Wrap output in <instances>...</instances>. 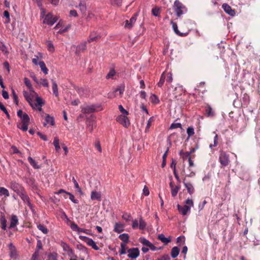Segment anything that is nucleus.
<instances>
[{"label": "nucleus", "mask_w": 260, "mask_h": 260, "mask_svg": "<svg viewBox=\"0 0 260 260\" xmlns=\"http://www.w3.org/2000/svg\"><path fill=\"white\" fill-rule=\"evenodd\" d=\"M51 82L52 83V90L53 94L57 97L58 96L57 84L53 79L51 80Z\"/></svg>", "instance_id": "c85d7f7f"}, {"label": "nucleus", "mask_w": 260, "mask_h": 260, "mask_svg": "<svg viewBox=\"0 0 260 260\" xmlns=\"http://www.w3.org/2000/svg\"><path fill=\"white\" fill-rule=\"evenodd\" d=\"M166 81L168 83H171L173 81L172 74L171 72L167 73Z\"/></svg>", "instance_id": "e2e57ef3"}, {"label": "nucleus", "mask_w": 260, "mask_h": 260, "mask_svg": "<svg viewBox=\"0 0 260 260\" xmlns=\"http://www.w3.org/2000/svg\"><path fill=\"white\" fill-rule=\"evenodd\" d=\"M86 49V42H84L79 44L76 47L75 53L76 54H79L81 52L84 51Z\"/></svg>", "instance_id": "2eb2a0df"}, {"label": "nucleus", "mask_w": 260, "mask_h": 260, "mask_svg": "<svg viewBox=\"0 0 260 260\" xmlns=\"http://www.w3.org/2000/svg\"><path fill=\"white\" fill-rule=\"evenodd\" d=\"M47 46L49 51L51 52H53L54 51V48L53 44L51 42H48L47 43Z\"/></svg>", "instance_id": "5fc2aeb1"}, {"label": "nucleus", "mask_w": 260, "mask_h": 260, "mask_svg": "<svg viewBox=\"0 0 260 260\" xmlns=\"http://www.w3.org/2000/svg\"><path fill=\"white\" fill-rule=\"evenodd\" d=\"M21 122L20 124H18V127L23 131L26 132L28 129V125L29 123V117L28 115L26 113H24L22 117L21 118Z\"/></svg>", "instance_id": "f03ea898"}, {"label": "nucleus", "mask_w": 260, "mask_h": 260, "mask_svg": "<svg viewBox=\"0 0 260 260\" xmlns=\"http://www.w3.org/2000/svg\"><path fill=\"white\" fill-rule=\"evenodd\" d=\"M127 115L122 114L116 118V121L125 127H128L130 125V122L127 117Z\"/></svg>", "instance_id": "7ed1b4c3"}, {"label": "nucleus", "mask_w": 260, "mask_h": 260, "mask_svg": "<svg viewBox=\"0 0 260 260\" xmlns=\"http://www.w3.org/2000/svg\"><path fill=\"white\" fill-rule=\"evenodd\" d=\"M185 179L183 180V183L187 189V192L190 194H192L194 192V188L192 184L190 182H185Z\"/></svg>", "instance_id": "ddd939ff"}, {"label": "nucleus", "mask_w": 260, "mask_h": 260, "mask_svg": "<svg viewBox=\"0 0 260 260\" xmlns=\"http://www.w3.org/2000/svg\"><path fill=\"white\" fill-rule=\"evenodd\" d=\"M11 149L13 154H18L20 156H22V153L17 149L15 146H12Z\"/></svg>", "instance_id": "09e8293b"}, {"label": "nucleus", "mask_w": 260, "mask_h": 260, "mask_svg": "<svg viewBox=\"0 0 260 260\" xmlns=\"http://www.w3.org/2000/svg\"><path fill=\"white\" fill-rule=\"evenodd\" d=\"M174 11L178 17H180L185 12L187 11V9L179 1L176 0L174 3Z\"/></svg>", "instance_id": "f257e3e1"}, {"label": "nucleus", "mask_w": 260, "mask_h": 260, "mask_svg": "<svg viewBox=\"0 0 260 260\" xmlns=\"http://www.w3.org/2000/svg\"><path fill=\"white\" fill-rule=\"evenodd\" d=\"M187 134L188 135L187 139H188L190 137H191L194 134L193 127L192 126L188 127V128L187 129Z\"/></svg>", "instance_id": "37998d69"}, {"label": "nucleus", "mask_w": 260, "mask_h": 260, "mask_svg": "<svg viewBox=\"0 0 260 260\" xmlns=\"http://www.w3.org/2000/svg\"><path fill=\"white\" fill-rule=\"evenodd\" d=\"M91 199L92 200L100 201L101 199V193L95 190H92L91 192Z\"/></svg>", "instance_id": "f3484780"}, {"label": "nucleus", "mask_w": 260, "mask_h": 260, "mask_svg": "<svg viewBox=\"0 0 260 260\" xmlns=\"http://www.w3.org/2000/svg\"><path fill=\"white\" fill-rule=\"evenodd\" d=\"M146 226L145 221L142 218H140L139 220V228L140 230H144Z\"/></svg>", "instance_id": "49530a36"}, {"label": "nucleus", "mask_w": 260, "mask_h": 260, "mask_svg": "<svg viewBox=\"0 0 260 260\" xmlns=\"http://www.w3.org/2000/svg\"><path fill=\"white\" fill-rule=\"evenodd\" d=\"M40 255V250H35V253L32 254L31 257V260H37L38 259Z\"/></svg>", "instance_id": "3c124183"}, {"label": "nucleus", "mask_w": 260, "mask_h": 260, "mask_svg": "<svg viewBox=\"0 0 260 260\" xmlns=\"http://www.w3.org/2000/svg\"><path fill=\"white\" fill-rule=\"evenodd\" d=\"M17 194L21 198L23 202L26 203L29 206L31 205L29 198L24 189Z\"/></svg>", "instance_id": "1a4fd4ad"}, {"label": "nucleus", "mask_w": 260, "mask_h": 260, "mask_svg": "<svg viewBox=\"0 0 260 260\" xmlns=\"http://www.w3.org/2000/svg\"><path fill=\"white\" fill-rule=\"evenodd\" d=\"M177 128H182V125L180 123H173L171 124L170 129H175Z\"/></svg>", "instance_id": "603ef678"}, {"label": "nucleus", "mask_w": 260, "mask_h": 260, "mask_svg": "<svg viewBox=\"0 0 260 260\" xmlns=\"http://www.w3.org/2000/svg\"><path fill=\"white\" fill-rule=\"evenodd\" d=\"M67 253L70 258L77 257V256L75 254L74 251L72 249H71Z\"/></svg>", "instance_id": "69168bd1"}, {"label": "nucleus", "mask_w": 260, "mask_h": 260, "mask_svg": "<svg viewBox=\"0 0 260 260\" xmlns=\"http://www.w3.org/2000/svg\"><path fill=\"white\" fill-rule=\"evenodd\" d=\"M4 16L6 18L5 23H9L10 22V17L9 12L8 11H5L4 12Z\"/></svg>", "instance_id": "864d4df0"}, {"label": "nucleus", "mask_w": 260, "mask_h": 260, "mask_svg": "<svg viewBox=\"0 0 260 260\" xmlns=\"http://www.w3.org/2000/svg\"><path fill=\"white\" fill-rule=\"evenodd\" d=\"M40 84L45 87H48L49 86L48 80L46 79H42L41 80Z\"/></svg>", "instance_id": "680f3d73"}, {"label": "nucleus", "mask_w": 260, "mask_h": 260, "mask_svg": "<svg viewBox=\"0 0 260 260\" xmlns=\"http://www.w3.org/2000/svg\"><path fill=\"white\" fill-rule=\"evenodd\" d=\"M139 241L141 243H142L144 245H145L147 247H149L150 245L151 244V243L145 238H140L139 239Z\"/></svg>", "instance_id": "f704fd0d"}, {"label": "nucleus", "mask_w": 260, "mask_h": 260, "mask_svg": "<svg viewBox=\"0 0 260 260\" xmlns=\"http://www.w3.org/2000/svg\"><path fill=\"white\" fill-rule=\"evenodd\" d=\"M179 154L180 155H181L183 160H185L186 159H188V160L189 158H191L190 155L189 154V153H188V151L185 152H183L181 151L180 152Z\"/></svg>", "instance_id": "c03bdc74"}, {"label": "nucleus", "mask_w": 260, "mask_h": 260, "mask_svg": "<svg viewBox=\"0 0 260 260\" xmlns=\"http://www.w3.org/2000/svg\"><path fill=\"white\" fill-rule=\"evenodd\" d=\"M9 255L11 258H13L14 259L17 258L18 254L16 251L15 247L13 245L12 243H10L9 244Z\"/></svg>", "instance_id": "6e6552de"}, {"label": "nucleus", "mask_w": 260, "mask_h": 260, "mask_svg": "<svg viewBox=\"0 0 260 260\" xmlns=\"http://www.w3.org/2000/svg\"><path fill=\"white\" fill-rule=\"evenodd\" d=\"M39 65L41 69V70L45 73V74H47L48 73V69L46 66L45 63L43 61H40L39 62Z\"/></svg>", "instance_id": "c9c22d12"}, {"label": "nucleus", "mask_w": 260, "mask_h": 260, "mask_svg": "<svg viewBox=\"0 0 260 260\" xmlns=\"http://www.w3.org/2000/svg\"><path fill=\"white\" fill-rule=\"evenodd\" d=\"M23 95H24V97L25 98V99L26 100V101L29 103V104L30 105V106L32 108H34V104H32V98H31L30 96V94H29L27 91H23Z\"/></svg>", "instance_id": "6ab92c4d"}, {"label": "nucleus", "mask_w": 260, "mask_h": 260, "mask_svg": "<svg viewBox=\"0 0 260 260\" xmlns=\"http://www.w3.org/2000/svg\"><path fill=\"white\" fill-rule=\"evenodd\" d=\"M170 23L172 25L173 29L174 32H175V34L178 36H183L182 34L181 33L178 29V26H177V23L173 22V20H171Z\"/></svg>", "instance_id": "cd10ccee"}, {"label": "nucleus", "mask_w": 260, "mask_h": 260, "mask_svg": "<svg viewBox=\"0 0 260 260\" xmlns=\"http://www.w3.org/2000/svg\"><path fill=\"white\" fill-rule=\"evenodd\" d=\"M100 36L98 35L96 32L93 31L90 33L89 39L87 40L88 43H91L93 41H96L100 38Z\"/></svg>", "instance_id": "dca6fc26"}, {"label": "nucleus", "mask_w": 260, "mask_h": 260, "mask_svg": "<svg viewBox=\"0 0 260 260\" xmlns=\"http://www.w3.org/2000/svg\"><path fill=\"white\" fill-rule=\"evenodd\" d=\"M61 246L62 247L63 251L66 252L72 249L68 244L63 242L61 243Z\"/></svg>", "instance_id": "a18cd8bd"}, {"label": "nucleus", "mask_w": 260, "mask_h": 260, "mask_svg": "<svg viewBox=\"0 0 260 260\" xmlns=\"http://www.w3.org/2000/svg\"><path fill=\"white\" fill-rule=\"evenodd\" d=\"M0 109L2 111H3L6 114V116H7L8 118L9 119L10 118V116L8 112L7 111V109L4 106V105L2 103H1V102H0Z\"/></svg>", "instance_id": "de8ad7c7"}, {"label": "nucleus", "mask_w": 260, "mask_h": 260, "mask_svg": "<svg viewBox=\"0 0 260 260\" xmlns=\"http://www.w3.org/2000/svg\"><path fill=\"white\" fill-rule=\"evenodd\" d=\"M222 8L227 14L231 16H234L235 15V12L233 10L230 6L227 4H223L222 5Z\"/></svg>", "instance_id": "9b49d317"}, {"label": "nucleus", "mask_w": 260, "mask_h": 260, "mask_svg": "<svg viewBox=\"0 0 260 260\" xmlns=\"http://www.w3.org/2000/svg\"><path fill=\"white\" fill-rule=\"evenodd\" d=\"M219 160L222 166H227L230 162L229 154H226L225 152H221Z\"/></svg>", "instance_id": "20e7f679"}, {"label": "nucleus", "mask_w": 260, "mask_h": 260, "mask_svg": "<svg viewBox=\"0 0 260 260\" xmlns=\"http://www.w3.org/2000/svg\"><path fill=\"white\" fill-rule=\"evenodd\" d=\"M218 135H216L214 138V144H210L209 147L210 148H212L213 147H215L218 144Z\"/></svg>", "instance_id": "bf43d9fd"}, {"label": "nucleus", "mask_w": 260, "mask_h": 260, "mask_svg": "<svg viewBox=\"0 0 260 260\" xmlns=\"http://www.w3.org/2000/svg\"><path fill=\"white\" fill-rule=\"evenodd\" d=\"M67 195H69V199L74 203H78V201L76 199H75V197L73 194H72V193L69 192V193H67Z\"/></svg>", "instance_id": "0e129e2a"}, {"label": "nucleus", "mask_w": 260, "mask_h": 260, "mask_svg": "<svg viewBox=\"0 0 260 260\" xmlns=\"http://www.w3.org/2000/svg\"><path fill=\"white\" fill-rule=\"evenodd\" d=\"M119 239L123 241L122 243H124L126 244L129 241V235L127 234L124 233L121 234L118 237Z\"/></svg>", "instance_id": "bb28decb"}, {"label": "nucleus", "mask_w": 260, "mask_h": 260, "mask_svg": "<svg viewBox=\"0 0 260 260\" xmlns=\"http://www.w3.org/2000/svg\"><path fill=\"white\" fill-rule=\"evenodd\" d=\"M78 7L79 8L82 13L84 14L86 10V4L84 2H80L79 4Z\"/></svg>", "instance_id": "4c0bfd02"}, {"label": "nucleus", "mask_w": 260, "mask_h": 260, "mask_svg": "<svg viewBox=\"0 0 260 260\" xmlns=\"http://www.w3.org/2000/svg\"><path fill=\"white\" fill-rule=\"evenodd\" d=\"M53 145L56 151H58L60 149L59 146V140L57 137L54 138Z\"/></svg>", "instance_id": "473e14b6"}, {"label": "nucleus", "mask_w": 260, "mask_h": 260, "mask_svg": "<svg viewBox=\"0 0 260 260\" xmlns=\"http://www.w3.org/2000/svg\"><path fill=\"white\" fill-rule=\"evenodd\" d=\"M28 160L30 164V165L34 167L35 169H39L40 168V166L38 165V163L32 159V157L29 156L28 157Z\"/></svg>", "instance_id": "c756f323"}, {"label": "nucleus", "mask_w": 260, "mask_h": 260, "mask_svg": "<svg viewBox=\"0 0 260 260\" xmlns=\"http://www.w3.org/2000/svg\"><path fill=\"white\" fill-rule=\"evenodd\" d=\"M127 256L132 259H136L140 254V251L138 248H132L127 250Z\"/></svg>", "instance_id": "0eeeda50"}, {"label": "nucleus", "mask_w": 260, "mask_h": 260, "mask_svg": "<svg viewBox=\"0 0 260 260\" xmlns=\"http://www.w3.org/2000/svg\"><path fill=\"white\" fill-rule=\"evenodd\" d=\"M95 105L87 106L82 108L81 111L84 113H91L98 111Z\"/></svg>", "instance_id": "9d476101"}, {"label": "nucleus", "mask_w": 260, "mask_h": 260, "mask_svg": "<svg viewBox=\"0 0 260 260\" xmlns=\"http://www.w3.org/2000/svg\"><path fill=\"white\" fill-rule=\"evenodd\" d=\"M57 20V18L56 17H53V15L51 13H49L45 16L43 23L49 25H52Z\"/></svg>", "instance_id": "39448f33"}, {"label": "nucleus", "mask_w": 260, "mask_h": 260, "mask_svg": "<svg viewBox=\"0 0 260 260\" xmlns=\"http://www.w3.org/2000/svg\"><path fill=\"white\" fill-rule=\"evenodd\" d=\"M24 82L25 85L29 89L30 91L34 92L36 94V93L35 92V91L34 90L33 88L32 87L30 80L28 78L25 77L24 79Z\"/></svg>", "instance_id": "a878e982"}, {"label": "nucleus", "mask_w": 260, "mask_h": 260, "mask_svg": "<svg viewBox=\"0 0 260 260\" xmlns=\"http://www.w3.org/2000/svg\"><path fill=\"white\" fill-rule=\"evenodd\" d=\"M158 239L163 242L165 245H167L171 241L170 238H168L165 237V235L162 234H161L158 236Z\"/></svg>", "instance_id": "412c9836"}, {"label": "nucleus", "mask_w": 260, "mask_h": 260, "mask_svg": "<svg viewBox=\"0 0 260 260\" xmlns=\"http://www.w3.org/2000/svg\"><path fill=\"white\" fill-rule=\"evenodd\" d=\"M70 227L73 231H77V232L79 228V227L74 222H71Z\"/></svg>", "instance_id": "052dcab7"}, {"label": "nucleus", "mask_w": 260, "mask_h": 260, "mask_svg": "<svg viewBox=\"0 0 260 260\" xmlns=\"http://www.w3.org/2000/svg\"><path fill=\"white\" fill-rule=\"evenodd\" d=\"M18 223V219L17 216L15 215H13L11 216L10 220V228H13L15 227Z\"/></svg>", "instance_id": "a211bd4d"}, {"label": "nucleus", "mask_w": 260, "mask_h": 260, "mask_svg": "<svg viewBox=\"0 0 260 260\" xmlns=\"http://www.w3.org/2000/svg\"><path fill=\"white\" fill-rule=\"evenodd\" d=\"M124 224L121 222H116L114 226V231L117 233H120L124 231Z\"/></svg>", "instance_id": "4468645a"}, {"label": "nucleus", "mask_w": 260, "mask_h": 260, "mask_svg": "<svg viewBox=\"0 0 260 260\" xmlns=\"http://www.w3.org/2000/svg\"><path fill=\"white\" fill-rule=\"evenodd\" d=\"M43 103L42 101V99L40 97L37 96L36 98V103L34 105V107L35 108V107H42L43 106Z\"/></svg>", "instance_id": "58836bf2"}, {"label": "nucleus", "mask_w": 260, "mask_h": 260, "mask_svg": "<svg viewBox=\"0 0 260 260\" xmlns=\"http://www.w3.org/2000/svg\"><path fill=\"white\" fill-rule=\"evenodd\" d=\"M10 187L17 194H18L24 189L20 184L16 182L15 181H12L10 183Z\"/></svg>", "instance_id": "423d86ee"}, {"label": "nucleus", "mask_w": 260, "mask_h": 260, "mask_svg": "<svg viewBox=\"0 0 260 260\" xmlns=\"http://www.w3.org/2000/svg\"><path fill=\"white\" fill-rule=\"evenodd\" d=\"M120 255L125 254L126 252V244L124 243H121L120 244V249L119 251Z\"/></svg>", "instance_id": "a19ab883"}, {"label": "nucleus", "mask_w": 260, "mask_h": 260, "mask_svg": "<svg viewBox=\"0 0 260 260\" xmlns=\"http://www.w3.org/2000/svg\"><path fill=\"white\" fill-rule=\"evenodd\" d=\"M180 249L178 247H174L171 249V255L172 258H176L179 254Z\"/></svg>", "instance_id": "b1692460"}, {"label": "nucleus", "mask_w": 260, "mask_h": 260, "mask_svg": "<svg viewBox=\"0 0 260 260\" xmlns=\"http://www.w3.org/2000/svg\"><path fill=\"white\" fill-rule=\"evenodd\" d=\"M4 196L5 197H8L10 196V193L7 188L4 187H0V196Z\"/></svg>", "instance_id": "7c9ffc66"}, {"label": "nucleus", "mask_w": 260, "mask_h": 260, "mask_svg": "<svg viewBox=\"0 0 260 260\" xmlns=\"http://www.w3.org/2000/svg\"><path fill=\"white\" fill-rule=\"evenodd\" d=\"M154 119L153 117H151L149 119V120L147 121V125H146V127L145 128V133H148L149 132V129L150 127L151 126L152 122L154 121Z\"/></svg>", "instance_id": "79ce46f5"}, {"label": "nucleus", "mask_w": 260, "mask_h": 260, "mask_svg": "<svg viewBox=\"0 0 260 260\" xmlns=\"http://www.w3.org/2000/svg\"><path fill=\"white\" fill-rule=\"evenodd\" d=\"M0 222L1 228L4 230H6L7 228V220L4 215H2L0 217Z\"/></svg>", "instance_id": "393cba45"}, {"label": "nucleus", "mask_w": 260, "mask_h": 260, "mask_svg": "<svg viewBox=\"0 0 260 260\" xmlns=\"http://www.w3.org/2000/svg\"><path fill=\"white\" fill-rule=\"evenodd\" d=\"M151 100L152 103L154 104H158L159 102V100L158 97L155 94H153L151 96Z\"/></svg>", "instance_id": "4d7b16f0"}, {"label": "nucleus", "mask_w": 260, "mask_h": 260, "mask_svg": "<svg viewBox=\"0 0 260 260\" xmlns=\"http://www.w3.org/2000/svg\"><path fill=\"white\" fill-rule=\"evenodd\" d=\"M177 208L179 212L183 215H186L187 212L190 210V207L188 205L181 206L179 205H178Z\"/></svg>", "instance_id": "f8f14e48"}, {"label": "nucleus", "mask_w": 260, "mask_h": 260, "mask_svg": "<svg viewBox=\"0 0 260 260\" xmlns=\"http://www.w3.org/2000/svg\"><path fill=\"white\" fill-rule=\"evenodd\" d=\"M46 123H44V125L46 126V124H50L51 125H54V119L53 117L50 116L49 114H47L45 118Z\"/></svg>", "instance_id": "5701e85b"}, {"label": "nucleus", "mask_w": 260, "mask_h": 260, "mask_svg": "<svg viewBox=\"0 0 260 260\" xmlns=\"http://www.w3.org/2000/svg\"><path fill=\"white\" fill-rule=\"evenodd\" d=\"M38 229L42 232L43 233L46 234L48 233V230L43 224H39L37 225Z\"/></svg>", "instance_id": "ea45409f"}, {"label": "nucleus", "mask_w": 260, "mask_h": 260, "mask_svg": "<svg viewBox=\"0 0 260 260\" xmlns=\"http://www.w3.org/2000/svg\"><path fill=\"white\" fill-rule=\"evenodd\" d=\"M58 254L56 252L49 253L47 256L46 260H57Z\"/></svg>", "instance_id": "2f4dec72"}, {"label": "nucleus", "mask_w": 260, "mask_h": 260, "mask_svg": "<svg viewBox=\"0 0 260 260\" xmlns=\"http://www.w3.org/2000/svg\"><path fill=\"white\" fill-rule=\"evenodd\" d=\"M111 4L114 6H120L122 3V0H110Z\"/></svg>", "instance_id": "13d9d810"}, {"label": "nucleus", "mask_w": 260, "mask_h": 260, "mask_svg": "<svg viewBox=\"0 0 260 260\" xmlns=\"http://www.w3.org/2000/svg\"><path fill=\"white\" fill-rule=\"evenodd\" d=\"M152 13L153 15L155 16H158L159 15L160 13V10L158 8H154L152 10Z\"/></svg>", "instance_id": "338daca9"}, {"label": "nucleus", "mask_w": 260, "mask_h": 260, "mask_svg": "<svg viewBox=\"0 0 260 260\" xmlns=\"http://www.w3.org/2000/svg\"><path fill=\"white\" fill-rule=\"evenodd\" d=\"M118 109L119 110V111L121 112V113H122V114H124V115H128V112L124 109V108L122 107V105H119L118 106Z\"/></svg>", "instance_id": "774afa93"}, {"label": "nucleus", "mask_w": 260, "mask_h": 260, "mask_svg": "<svg viewBox=\"0 0 260 260\" xmlns=\"http://www.w3.org/2000/svg\"><path fill=\"white\" fill-rule=\"evenodd\" d=\"M205 114L207 117H214L215 116V113L212 108L208 105L205 108Z\"/></svg>", "instance_id": "aec40b11"}, {"label": "nucleus", "mask_w": 260, "mask_h": 260, "mask_svg": "<svg viewBox=\"0 0 260 260\" xmlns=\"http://www.w3.org/2000/svg\"><path fill=\"white\" fill-rule=\"evenodd\" d=\"M166 78V75L165 72H164L160 76V80L159 82L157 83V85L158 87H161L164 84V82L165 81V79Z\"/></svg>", "instance_id": "72a5a7b5"}, {"label": "nucleus", "mask_w": 260, "mask_h": 260, "mask_svg": "<svg viewBox=\"0 0 260 260\" xmlns=\"http://www.w3.org/2000/svg\"><path fill=\"white\" fill-rule=\"evenodd\" d=\"M137 20V15L135 14L133 16H132L131 19H129V23H130V26H132V27L133 26L134 24L136 22Z\"/></svg>", "instance_id": "6e6d98bb"}, {"label": "nucleus", "mask_w": 260, "mask_h": 260, "mask_svg": "<svg viewBox=\"0 0 260 260\" xmlns=\"http://www.w3.org/2000/svg\"><path fill=\"white\" fill-rule=\"evenodd\" d=\"M79 237L81 239L85 240L87 245L91 247L96 244L95 242L91 238L82 236H80Z\"/></svg>", "instance_id": "4be33fe9"}, {"label": "nucleus", "mask_w": 260, "mask_h": 260, "mask_svg": "<svg viewBox=\"0 0 260 260\" xmlns=\"http://www.w3.org/2000/svg\"><path fill=\"white\" fill-rule=\"evenodd\" d=\"M116 72L114 69H111L110 70L109 72L106 76V78L107 79L110 78H113L114 75H115Z\"/></svg>", "instance_id": "8fccbe9b"}, {"label": "nucleus", "mask_w": 260, "mask_h": 260, "mask_svg": "<svg viewBox=\"0 0 260 260\" xmlns=\"http://www.w3.org/2000/svg\"><path fill=\"white\" fill-rule=\"evenodd\" d=\"M179 185H176L174 187L171 188L172 196L175 197L177 196V193L180 189Z\"/></svg>", "instance_id": "e433bc0d"}]
</instances>
